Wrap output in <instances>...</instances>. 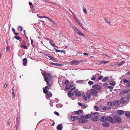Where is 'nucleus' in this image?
<instances>
[{"mask_svg":"<svg viewBox=\"0 0 130 130\" xmlns=\"http://www.w3.org/2000/svg\"><path fill=\"white\" fill-rule=\"evenodd\" d=\"M42 75L44 77V80L46 82L47 85L48 87H51L53 82L51 75L46 71H43Z\"/></svg>","mask_w":130,"mask_h":130,"instance_id":"f257e3e1","label":"nucleus"},{"mask_svg":"<svg viewBox=\"0 0 130 130\" xmlns=\"http://www.w3.org/2000/svg\"><path fill=\"white\" fill-rule=\"evenodd\" d=\"M51 89V88H49L47 86H46L45 87L43 88V92L44 93L46 94V97L47 99H49L50 97L52 96V93L48 91L47 89Z\"/></svg>","mask_w":130,"mask_h":130,"instance_id":"f03ea898","label":"nucleus"},{"mask_svg":"<svg viewBox=\"0 0 130 130\" xmlns=\"http://www.w3.org/2000/svg\"><path fill=\"white\" fill-rule=\"evenodd\" d=\"M97 112H95L93 113H91L90 114L91 116V120L93 121H97L98 118V114Z\"/></svg>","mask_w":130,"mask_h":130,"instance_id":"7ed1b4c3","label":"nucleus"},{"mask_svg":"<svg viewBox=\"0 0 130 130\" xmlns=\"http://www.w3.org/2000/svg\"><path fill=\"white\" fill-rule=\"evenodd\" d=\"M113 118H114V124H115L117 123H120L121 122V119L120 117L117 115H116Z\"/></svg>","mask_w":130,"mask_h":130,"instance_id":"20e7f679","label":"nucleus"},{"mask_svg":"<svg viewBox=\"0 0 130 130\" xmlns=\"http://www.w3.org/2000/svg\"><path fill=\"white\" fill-rule=\"evenodd\" d=\"M128 100L125 97H122L120 100V103L123 104H126Z\"/></svg>","mask_w":130,"mask_h":130,"instance_id":"39448f33","label":"nucleus"},{"mask_svg":"<svg viewBox=\"0 0 130 130\" xmlns=\"http://www.w3.org/2000/svg\"><path fill=\"white\" fill-rule=\"evenodd\" d=\"M92 88L96 89V90H97L99 91H100L101 89V87L98 85H93L92 86Z\"/></svg>","mask_w":130,"mask_h":130,"instance_id":"423d86ee","label":"nucleus"},{"mask_svg":"<svg viewBox=\"0 0 130 130\" xmlns=\"http://www.w3.org/2000/svg\"><path fill=\"white\" fill-rule=\"evenodd\" d=\"M74 31H75L80 36H84L83 34L80 31L78 30L76 27H74Z\"/></svg>","mask_w":130,"mask_h":130,"instance_id":"0eeeda50","label":"nucleus"},{"mask_svg":"<svg viewBox=\"0 0 130 130\" xmlns=\"http://www.w3.org/2000/svg\"><path fill=\"white\" fill-rule=\"evenodd\" d=\"M25 42L24 40L22 41L20 45L21 46L22 48L26 49H27V47L25 45Z\"/></svg>","mask_w":130,"mask_h":130,"instance_id":"6e6552de","label":"nucleus"},{"mask_svg":"<svg viewBox=\"0 0 130 130\" xmlns=\"http://www.w3.org/2000/svg\"><path fill=\"white\" fill-rule=\"evenodd\" d=\"M97 93V91L95 89H92L90 91V93L93 96H95Z\"/></svg>","mask_w":130,"mask_h":130,"instance_id":"1a4fd4ad","label":"nucleus"},{"mask_svg":"<svg viewBox=\"0 0 130 130\" xmlns=\"http://www.w3.org/2000/svg\"><path fill=\"white\" fill-rule=\"evenodd\" d=\"M102 125L104 127H108L110 126V124L109 122H105L102 123Z\"/></svg>","mask_w":130,"mask_h":130,"instance_id":"9d476101","label":"nucleus"},{"mask_svg":"<svg viewBox=\"0 0 130 130\" xmlns=\"http://www.w3.org/2000/svg\"><path fill=\"white\" fill-rule=\"evenodd\" d=\"M79 61H78L75 60H73L72 61H71L70 62V63L71 64H74L75 65H76L79 64Z\"/></svg>","mask_w":130,"mask_h":130,"instance_id":"9b49d317","label":"nucleus"},{"mask_svg":"<svg viewBox=\"0 0 130 130\" xmlns=\"http://www.w3.org/2000/svg\"><path fill=\"white\" fill-rule=\"evenodd\" d=\"M120 101H115L113 102V106H119L120 105Z\"/></svg>","mask_w":130,"mask_h":130,"instance_id":"f8f14e48","label":"nucleus"},{"mask_svg":"<svg viewBox=\"0 0 130 130\" xmlns=\"http://www.w3.org/2000/svg\"><path fill=\"white\" fill-rule=\"evenodd\" d=\"M69 118L70 119V120L71 121H74L76 120V117L75 116H72L71 115L69 116Z\"/></svg>","mask_w":130,"mask_h":130,"instance_id":"ddd939ff","label":"nucleus"},{"mask_svg":"<svg viewBox=\"0 0 130 130\" xmlns=\"http://www.w3.org/2000/svg\"><path fill=\"white\" fill-rule=\"evenodd\" d=\"M50 65H55L57 66H59L60 67L62 66H63V64H59L57 63H54L53 62H51L50 63Z\"/></svg>","mask_w":130,"mask_h":130,"instance_id":"4468645a","label":"nucleus"},{"mask_svg":"<svg viewBox=\"0 0 130 130\" xmlns=\"http://www.w3.org/2000/svg\"><path fill=\"white\" fill-rule=\"evenodd\" d=\"M114 119L112 117L109 116V122L112 123L114 124Z\"/></svg>","mask_w":130,"mask_h":130,"instance_id":"2eb2a0df","label":"nucleus"},{"mask_svg":"<svg viewBox=\"0 0 130 130\" xmlns=\"http://www.w3.org/2000/svg\"><path fill=\"white\" fill-rule=\"evenodd\" d=\"M118 114L119 115H123L124 113V112L123 110H118L117 111Z\"/></svg>","mask_w":130,"mask_h":130,"instance_id":"dca6fc26","label":"nucleus"},{"mask_svg":"<svg viewBox=\"0 0 130 130\" xmlns=\"http://www.w3.org/2000/svg\"><path fill=\"white\" fill-rule=\"evenodd\" d=\"M113 102L109 101L107 103V105L109 107H110V108H111L113 106Z\"/></svg>","mask_w":130,"mask_h":130,"instance_id":"f3484780","label":"nucleus"},{"mask_svg":"<svg viewBox=\"0 0 130 130\" xmlns=\"http://www.w3.org/2000/svg\"><path fill=\"white\" fill-rule=\"evenodd\" d=\"M63 127L61 124H59L57 127L56 128L58 130H61L62 129Z\"/></svg>","mask_w":130,"mask_h":130,"instance_id":"a211bd4d","label":"nucleus"},{"mask_svg":"<svg viewBox=\"0 0 130 130\" xmlns=\"http://www.w3.org/2000/svg\"><path fill=\"white\" fill-rule=\"evenodd\" d=\"M91 116H90V114H86L85 116H83V118H85V119H89L91 117Z\"/></svg>","mask_w":130,"mask_h":130,"instance_id":"6ab92c4d","label":"nucleus"},{"mask_svg":"<svg viewBox=\"0 0 130 130\" xmlns=\"http://www.w3.org/2000/svg\"><path fill=\"white\" fill-rule=\"evenodd\" d=\"M27 62V59L26 58H24L23 59V65L25 66Z\"/></svg>","mask_w":130,"mask_h":130,"instance_id":"aec40b11","label":"nucleus"},{"mask_svg":"<svg viewBox=\"0 0 130 130\" xmlns=\"http://www.w3.org/2000/svg\"><path fill=\"white\" fill-rule=\"evenodd\" d=\"M72 87L71 85H68L65 87V89L67 90H69Z\"/></svg>","mask_w":130,"mask_h":130,"instance_id":"412c9836","label":"nucleus"},{"mask_svg":"<svg viewBox=\"0 0 130 130\" xmlns=\"http://www.w3.org/2000/svg\"><path fill=\"white\" fill-rule=\"evenodd\" d=\"M109 61H108L102 60L100 62V64H105L108 63Z\"/></svg>","mask_w":130,"mask_h":130,"instance_id":"4be33fe9","label":"nucleus"},{"mask_svg":"<svg viewBox=\"0 0 130 130\" xmlns=\"http://www.w3.org/2000/svg\"><path fill=\"white\" fill-rule=\"evenodd\" d=\"M50 44L52 46H55V44L53 43V41L52 40H51L49 41Z\"/></svg>","mask_w":130,"mask_h":130,"instance_id":"5701e85b","label":"nucleus"},{"mask_svg":"<svg viewBox=\"0 0 130 130\" xmlns=\"http://www.w3.org/2000/svg\"><path fill=\"white\" fill-rule=\"evenodd\" d=\"M86 95L88 99H89L90 98L91 96V95L90 94V93L88 91L86 93Z\"/></svg>","mask_w":130,"mask_h":130,"instance_id":"b1692460","label":"nucleus"},{"mask_svg":"<svg viewBox=\"0 0 130 130\" xmlns=\"http://www.w3.org/2000/svg\"><path fill=\"white\" fill-rule=\"evenodd\" d=\"M106 116H102L100 119V120L102 122H105V119Z\"/></svg>","mask_w":130,"mask_h":130,"instance_id":"393cba45","label":"nucleus"},{"mask_svg":"<svg viewBox=\"0 0 130 130\" xmlns=\"http://www.w3.org/2000/svg\"><path fill=\"white\" fill-rule=\"evenodd\" d=\"M80 121L81 122H80V123H85L87 122L88 120L82 118V120H81Z\"/></svg>","mask_w":130,"mask_h":130,"instance_id":"a878e982","label":"nucleus"},{"mask_svg":"<svg viewBox=\"0 0 130 130\" xmlns=\"http://www.w3.org/2000/svg\"><path fill=\"white\" fill-rule=\"evenodd\" d=\"M68 95L69 97H71L72 96L74 95V94L73 93H72V92H70V91L68 93Z\"/></svg>","mask_w":130,"mask_h":130,"instance_id":"bb28decb","label":"nucleus"},{"mask_svg":"<svg viewBox=\"0 0 130 130\" xmlns=\"http://www.w3.org/2000/svg\"><path fill=\"white\" fill-rule=\"evenodd\" d=\"M43 2H45V3H48L51 4H54L52 2L48 0H43Z\"/></svg>","mask_w":130,"mask_h":130,"instance_id":"cd10ccee","label":"nucleus"},{"mask_svg":"<svg viewBox=\"0 0 130 130\" xmlns=\"http://www.w3.org/2000/svg\"><path fill=\"white\" fill-rule=\"evenodd\" d=\"M125 115L127 118H130V113L126 112L125 113Z\"/></svg>","mask_w":130,"mask_h":130,"instance_id":"c85d7f7f","label":"nucleus"},{"mask_svg":"<svg viewBox=\"0 0 130 130\" xmlns=\"http://www.w3.org/2000/svg\"><path fill=\"white\" fill-rule=\"evenodd\" d=\"M56 106L57 108H61L62 107V105L61 104H57L56 105Z\"/></svg>","mask_w":130,"mask_h":130,"instance_id":"c756f323","label":"nucleus"},{"mask_svg":"<svg viewBox=\"0 0 130 130\" xmlns=\"http://www.w3.org/2000/svg\"><path fill=\"white\" fill-rule=\"evenodd\" d=\"M75 95L76 96H80L81 95V93L80 92H78L76 93L75 94Z\"/></svg>","mask_w":130,"mask_h":130,"instance_id":"7c9ffc66","label":"nucleus"},{"mask_svg":"<svg viewBox=\"0 0 130 130\" xmlns=\"http://www.w3.org/2000/svg\"><path fill=\"white\" fill-rule=\"evenodd\" d=\"M110 108H110V107H109L108 106L104 107H103V110H106L109 109Z\"/></svg>","mask_w":130,"mask_h":130,"instance_id":"2f4dec72","label":"nucleus"},{"mask_svg":"<svg viewBox=\"0 0 130 130\" xmlns=\"http://www.w3.org/2000/svg\"><path fill=\"white\" fill-rule=\"evenodd\" d=\"M83 118V116H77L76 118V119L77 120H79L80 119V120L81 121V120H82V118Z\"/></svg>","mask_w":130,"mask_h":130,"instance_id":"473e14b6","label":"nucleus"},{"mask_svg":"<svg viewBox=\"0 0 130 130\" xmlns=\"http://www.w3.org/2000/svg\"><path fill=\"white\" fill-rule=\"evenodd\" d=\"M46 55L47 56H48L50 59H52V58H53V57L51 56V55L49 54H46Z\"/></svg>","mask_w":130,"mask_h":130,"instance_id":"72a5a7b5","label":"nucleus"},{"mask_svg":"<svg viewBox=\"0 0 130 130\" xmlns=\"http://www.w3.org/2000/svg\"><path fill=\"white\" fill-rule=\"evenodd\" d=\"M108 79V77L106 76L103 78L102 81V82H105Z\"/></svg>","mask_w":130,"mask_h":130,"instance_id":"f704fd0d","label":"nucleus"},{"mask_svg":"<svg viewBox=\"0 0 130 130\" xmlns=\"http://www.w3.org/2000/svg\"><path fill=\"white\" fill-rule=\"evenodd\" d=\"M14 38L17 39L21 41V37L18 36H15Z\"/></svg>","mask_w":130,"mask_h":130,"instance_id":"c9c22d12","label":"nucleus"},{"mask_svg":"<svg viewBox=\"0 0 130 130\" xmlns=\"http://www.w3.org/2000/svg\"><path fill=\"white\" fill-rule=\"evenodd\" d=\"M83 10L85 14H87V11L86 10V8L84 7L83 8Z\"/></svg>","mask_w":130,"mask_h":130,"instance_id":"e433bc0d","label":"nucleus"},{"mask_svg":"<svg viewBox=\"0 0 130 130\" xmlns=\"http://www.w3.org/2000/svg\"><path fill=\"white\" fill-rule=\"evenodd\" d=\"M125 63L124 61H123L122 62H119L118 63V65L119 66H121L123 64H124Z\"/></svg>","mask_w":130,"mask_h":130,"instance_id":"4c0bfd02","label":"nucleus"},{"mask_svg":"<svg viewBox=\"0 0 130 130\" xmlns=\"http://www.w3.org/2000/svg\"><path fill=\"white\" fill-rule=\"evenodd\" d=\"M18 29L19 31H22L23 29L22 27L21 26H19L18 27Z\"/></svg>","mask_w":130,"mask_h":130,"instance_id":"58836bf2","label":"nucleus"},{"mask_svg":"<svg viewBox=\"0 0 130 130\" xmlns=\"http://www.w3.org/2000/svg\"><path fill=\"white\" fill-rule=\"evenodd\" d=\"M94 107L95 110L96 111L98 110L99 109H100V108L99 107L97 106H94Z\"/></svg>","mask_w":130,"mask_h":130,"instance_id":"ea45409f","label":"nucleus"},{"mask_svg":"<svg viewBox=\"0 0 130 130\" xmlns=\"http://www.w3.org/2000/svg\"><path fill=\"white\" fill-rule=\"evenodd\" d=\"M103 77V76L102 75H101L99 76L98 78V80H101Z\"/></svg>","mask_w":130,"mask_h":130,"instance_id":"a19ab883","label":"nucleus"},{"mask_svg":"<svg viewBox=\"0 0 130 130\" xmlns=\"http://www.w3.org/2000/svg\"><path fill=\"white\" fill-rule=\"evenodd\" d=\"M13 88H14V87H13L12 89V97H14L15 96V95L14 94V90L13 89Z\"/></svg>","mask_w":130,"mask_h":130,"instance_id":"79ce46f5","label":"nucleus"},{"mask_svg":"<svg viewBox=\"0 0 130 130\" xmlns=\"http://www.w3.org/2000/svg\"><path fill=\"white\" fill-rule=\"evenodd\" d=\"M129 91L128 90H124L123 91V93H127Z\"/></svg>","mask_w":130,"mask_h":130,"instance_id":"37998d69","label":"nucleus"},{"mask_svg":"<svg viewBox=\"0 0 130 130\" xmlns=\"http://www.w3.org/2000/svg\"><path fill=\"white\" fill-rule=\"evenodd\" d=\"M88 83L90 85H91L93 84V82L92 81H89L88 82Z\"/></svg>","mask_w":130,"mask_h":130,"instance_id":"c03bdc74","label":"nucleus"},{"mask_svg":"<svg viewBox=\"0 0 130 130\" xmlns=\"http://www.w3.org/2000/svg\"><path fill=\"white\" fill-rule=\"evenodd\" d=\"M109 84L111 85L114 86L115 85L116 83L115 82H113L110 83Z\"/></svg>","mask_w":130,"mask_h":130,"instance_id":"a18cd8bd","label":"nucleus"},{"mask_svg":"<svg viewBox=\"0 0 130 130\" xmlns=\"http://www.w3.org/2000/svg\"><path fill=\"white\" fill-rule=\"evenodd\" d=\"M10 49V46L7 45L6 47V50L7 52L9 51Z\"/></svg>","mask_w":130,"mask_h":130,"instance_id":"49530a36","label":"nucleus"},{"mask_svg":"<svg viewBox=\"0 0 130 130\" xmlns=\"http://www.w3.org/2000/svg\"><path fill=\"white\" fill-rule=\"evenodd\" d=\"M109 116H107L105 117V122L107 121V120H109Z\"/></svg>","mask_w":130,"mask_h":130,"instance_id":"de8ad7c7","label":"nucleus"},{"mask_svg":"<svg viewBox=\"0 0 130 130\" xmlns=\"http://www.w3.org/2000/svg\"><path fill=\"white\" fill-rule=\"evenodd\" d=\"M69 81L68 80H66L65 81L64 83V85H66L68 84L69 83Z\"/></svg>","mask_w":130,"mask_h":130,"instance_id":"09e8293b","label":"nucleus"},{"mask_svg":"<svg viewBox=\"0 0 130 130\" xmlns=\"http://www.w3.org/2000/svg\"><path fill=\"white\" fill-rule=\"evenodd\" d=\"M84 81L83 80H78L76 82L77 83H83V82H84Z\"/></svg>","mask_w":130,"mask_h":130,"instance_id":"8fccbe9b","label":"nucleus"},{"mask_svg":"<svg viewBox=\"0 0 130 130\" xmlns=\"http://www.w3.org/2000/svg\"><path fill=\"white\" fill-rule=\"evenodd\" d=\"M84 81L83 80H78L76 82L77 83H83V82H84Z\"/></svg>","mask_w":130,"mask_h":130,"instance_id":"3c124183","label":"nucleus"},{"mask_svg":"<svg viewBox=\"0 0 130 130\" xmlns=\"http://www.w3.org/2000/svg\"><path fill=\"white\" fill-rule=\"evenodd\" d=\"M128 80H127V79H124L123 80V82L124 83H127L128 82Z\"/></svg>","mask_w":130,"mask_h":130,"instance_id":"603ef678","label":"nucleus"},{"mask_svg":"<svg viewBox=\"0 0 130 130\" xmlns=\"http://www.w3.org/2000/svg\"><path fill=\"white\" fill-rule=\"evenodd\" d=\"M105 21L107 23H109L110 25H111L110 22L109 21L108 19H106L105 20Z\"/></svg>","mask_w":130,"mask_h":130,"instance_id":"864d4df0","label":"nucleus"},{"mask_svg":"<svg viewBox=\"0 0 130 130\" xmlns=\"http://www.w3.org/2000/svg\"><path fill=\"white\" fill-rule=\"evenodd\" d=\"M54 113L55 115H56L58 116H59V113L58 112H57L56 111H55L54 112Z\"/></svg>","mask_w":130,"mask_h":130,"instance_id":"5fc2aeb1","label":"nucleus"},{"mask_svg":"<svg viewBox=\"0 0 130 130\" xmlns=\"http://www.w3.org/2000/svg\"><path fill=\"white\" fill-rule=\"evenodd\" d=\"M77 115H79L80 114L81 112V110L80 109H79L78 110V111H77Z\"/></svg>","mask_w":130,"mask_h":130,"instance_id":"6e6d98bb","label":"nucleus"},{"mask_svg":"<svg viewBox=\"0 0 130 130\" xmlns=\"http://www.w3.org/2000/svg\"><path fill=\"white\" fill-rule=\"evenodd\" d=\"M76 22L79 26L81 25V22L79 20L78 21H77Z\"/></svg>","mask_w":130,"mask_h":130,"instance_id":"4d7b16f0","label":"nucleus"},{"mask_svg":"<svg viewBox=\"0 0 130 130\" xmlns=\"http://www.w3.org/2000/svg\"><path fill=\"white\" fill-rule=\"evenodd\" d=\"M74 19L75 21L76 22L79 20L77 18L76 16L75 17H74Z\"/></svg>","mask_w":130,"mask_h":130,"instance_id":"13d9d810","label":"nucleus"},{"mask_svg":"<svg viewBox=\"0 0 130 130\" xmlns=\"http://www.w3.org/2000/svg\"><path fill=\"white\" fill-rule=\"evenodd\" d=\"M87 106H88L87 105L86 106L85 105H83V106H82V108L83 109H84Z\"/></svg>","mask_w":130,"mask_h":130,"instance_id":"bf43d9fd","label":"nucleus"},{"mask_svg":"<svg viewBox=\"0 0 130 130\" xmlns=\"http://www.w3.org/2000/svg\"><path fill=\"white\" fill-rule=\"evenodd\" d=\"M110 78L109 80V82H111L113 81V79H112V77L111 76L110 77Z\"/></svg>","mask_w":130,"mask_h":130,"instance_id":"052dcab7","label":"nucleus"},{"mask_svg":"<svg viewBox=\"0 0 130 130\" xmlns=\"http://www.w3.org/2000/svg\"><path fill=\"white\" fill-rule=\"evenodd\" d=\"M59 52H61V53H64V54H65V50H60L59 51Z\"/></svg>","mask_w":130,"mask_h":130,"instance_id":"680f3d73","label":"nucleus"},{"mask_svg":"<svg viewBox=\"0 0 130 130\" xmlns=\"http://www.w3.org/2000/svg\"><path fill=\"white\" fill-rule=\"evenodd\" d=\"M108 88L109 89L111 90H112L113 88V87H111L110 86H108Z\"/></svg>","mask_w":130,"mask_h":130,"instance_id":"e2e57ef3","label":"nucleus"},{"mask_svg":"<svg viewBox=\"0 0 130 130\" xmlns=\"http://www.w3.org/2000/svg\"><path fill=\"white\" fill-rule=\"evenodd\" d=\"M50 21L51 22L52 24H54V25H56V24L51 19L50 20Z\"/></svg>","mask_w":130,"mask_h":130,"instance_id":"0e129e2a","label":"nucleus"},{"mask_svg":"<svg viewBox=\"0 0 130 130\" xmlns=\"http://www.w3.org/2000/svg\"><path fill=\"white\" fill-rule=\"evenodd\" d=\"M54 49L56 51V52L57 53L58 52H59V50H58L56 48H54Z\"/></svg>","mask_w":130,"mask_h":130,"instance_id":"69168bd1","label":"nucleus"},{"mask_svg":"<svg viewBox=\"0 0 130 130\" xmlns=\"http://www.w3.org/2000/svg\"><path fill=\"white\" fill-rule=\"evenodd\" d=\"M127 96L128 99L130 100V93L128 94H127Z\"/></svg>","mask_w":130,"mask_h":130,"instance_id":"338daca9","label":"nucleus"},{"mask_svg":"<svg viewBox=\"0 0 130 130\" xmlns=\"http://www.w3.org/2000/svg\"><path fill=\"white\" fill-rule=\"evenodd\" d=\"M59 101V100L57 98H55V101L56 103H57Z\"/></svg>","mask_w":130,"mask_h":130,"instance_id":"774afa93","label":"nucleus"}]
</instances>
